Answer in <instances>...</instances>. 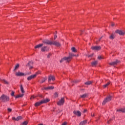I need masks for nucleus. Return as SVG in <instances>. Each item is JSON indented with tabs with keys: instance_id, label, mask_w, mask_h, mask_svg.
I'll use <instances>...</instances> for the list:
<instances>
[{
	"instance_id": "1",
	"label": "nucleus",
	"mask_w": 125,
	"mask_h": 125,
	"mask_svg": "<svg viewBox=\"0 0 125 125\" xmlns=\"http://www.w3.org/2000/svg\"><path fill=\"white\" fill-rule=\"evenodd\" d=\"M79 56L78 55H75L73 53H70L68 57H64L63 58V60L66 61V62H70L72 59H73V57H78Z\"/></svg>"
},
{
	"instance_id": "2",
	"label": "nucleus",
	"mask_w": 125,
	"mask_h": 125,
	"mask_svg": "<svg viewBox=\"0 0 125 125\" xmlns=\"http://www.w3.org/2000/svg\"><path fill=\"white\" fill-rule=\"evenodd\" d=\"M0 101L1 102H3V103H6V102H8L9 101V97L5 94H2L0 97Z\"/></svg>"
},
{
	"instance_id": "3",
	"label": "nucleus",
	"mask_w": 125,
	"mask_h": 125,
	"mask_svg": "<svg viewBox=\"0 0 125 125\" xmlns=\"http://www.w3.org/2000/svg\"><path fill=\"white\" fill-rule=\"evenodd\" d=\"M49 101H50L49 99H45L42 100L40 102H37L35 103V107H38L40 105H42V104H44L45 103H47V102H49Z\"/></svg>"
},
{
	"instance_id": "4",
	"label": "nucleus",
	"mask_w": 125,
	"mask_h": 125,
	"mask_svg": "<svg viewBox=\"0 0 125 125\" xmlns=\"http://www.w3.org/2000/svg\"><path fill=\"white\" fill-rule=\"evenodd\" d=\"M112 100V96H108L105 99H104V101L103 102V105H105L107 103L110 102Z\"/></svg>"
},
{
	"instance_id": "5",
	"label": "nucleus",
	"mask_w": 125,
	"mask_h": 125,
	"mask_svg": "<svg viewBox=\"0 0 125 125\" xmlns=\"http://www.w3.org/2000/svg\"><path fill=\"white\" fill-rule=\"evenodd\" d=\"M30 74L31 72H29L28 73L25 74L24 73L19 71L18 72H16L15 75L17 76V77H22L23 76H26V75H30Z\"/></svg>"
},
{
	"instance_id": "6",
	"label": "nucleus",
	"mask_w": 125,
	"mask_h": 125,
	"mask_svg": "<svg viewBox=\"0 0 125 125\" xmlns=\"http://www.w3.org/2000/svg\"><path fill=\"white\" fill-rule=\"evenodd\" d=\"M49 50V48L47 46H43L41 47V51L42 52H47Z\"/></svg>"
},
{
	"instance_id": "7",
	"label": "nucleus",
	"mask_w": 125,
	"mask_h": 125,
	"mask_svg": "<svg viewBox=\"0 0 125 125\" xmlns=\"http://www.w3.org/2000/svg\"><path fill=\"white\" fill-rule=\"evenodd\" d=\"M38 74H41V72H38L36 73V74H34V75H31L30 76H29L27 78V80L31 81V80H32V79H35V78H36V77H37V75H38Z\"/></svg>"
},
{
	"instance_id": "8",
	"label": "nucleus",
	"mask_w": 125,
	"mask_h": 125,
	"mask_svg": "<svg viewBox=\"0 0 125 125\" xmlns=\"http://www.w3.org/2000/svg\"><path fill=\"white\" fill-rule=\"evenodd\" d=\"M115 33L119 34L120 36H125V31L124 30H116Z\"/></svg>"
},
{
	"instance_id": "9",
	"label": "nucleus",
	"mask_w": 125,
	"mask_h": 125,
	"mask_svg": "<svg viewBox=\"0 0 125 125\" xmlns=\"http://www.w3.org/2000/svg\"><path fill=\"white\" fill-rule=\"evenodd\" d=\"M91 49L92 50L98 51V50H100L101 49V47L100 46H93L91 47Z\"/></svg>"
},
{
	"instance_id": "10",
	"label": "nucleus",
	"mask_w": 125,
	"mask_h": 125,
	"mask_svg": "<svg viewBox=\"0 0 125 125\" xmlns=\"http://www.w3.org/2000/svg\"><path fill=\"white\" fill-rule=\"evenodd\" d=\"M43 43H44V44H49L50 45H51L52 44V42L48 40H45L42 41Z\"/></svg>"
},
{
	"instance_id": "11",
	"label": "nucleus",
	"mask_w": 125,
	"mask_h": 125,
	"mask_svg": "<svg viewBox=\"0 0 125 125\" xmlns=\"http://www.w3.org/2000/svg\"><path fill=\"white\" fill-rule=\"evenodd\" d=\"M52 44H53V45H55V46H57L58 47H59V46H61V44L57 41L52 42Z\"/></svg>"
},
{
	"instance_id": "12",
	"label": "nucleus",
	"mask_w": 125,
	"mask_h": 125,
	"mask_svg": "<svg viewBox=\"0 0 125 125\" xmlns=\"http://www.w3.org/2000/svg\"><path fill=\"white\" fill-rule=\"evenodd\" d=\"M73 113L78 117H81L82 116V113L80 111L75 110L73 111Z\"/></svg>"
},
{
	"instance_id": "13",
	"label": "nucleus",
	"mask_w": 125,
	"mask_h": 125,
	"mask_svg": "<svg viewBox=\"0 0 125 125\" xmlns=\"http://www.w3.org/2000/svg\"><path fill=\"white\" fill-rule=\"evenodd\" d=\"M51 81H55V77L52 75H50L48 76V82L50 83Z\"/></svg>"
},
{
	"instance_id": "14",
	"label": "nucleus",
	"mask_w": 125,
	"mask_h": 125,
	"mask_svg": "<svg viewBox=\"0 0 125 125\" xmlns=\"http://www.w3.org/2000/svg\"><path fill=\"white\" fill-rule=\"evenodd\" d=\"M57 105H59V106L63 105V98H62L61 100L57 103Z\"/></svg>"
},
{
	"instance_id": "15",
	"label": "nucleus",
	"mask_w": 125,
	"mask_h": 125,
	"mask_svg": "<svg viewBox=\"0 0 125 125\" xmlns=\"http://www.w3.org/2000/svg\"><path fill=\"white\" fill-rule=\"evenodd\" d=\"M43 45V43L39 44L38 45H36L34 47V48H35L36 49L37 48H40V47H42V46Z\"/></svg>"
},
{
	"instance_id": "16",
	"label": "nucleus",
	"mask_w": 125,
	"mask_h": 125,
	"mask_svg": "<svg viewBox=\"0 0 125 125\" xmlns=\"http://www.w3.org/2000/svg\"><path fill=\"white\" fill-rule=\"evenodd\" d=\"M87 123V120H84L80 123V125H84Z\"/></svg>"
},
{
	"instance_id": "17",
	"label": "nucleus",
	"mask_w": 125,
	"mask_h": 125,
	"mask_svg": "<svg viewBox=\"0 0 125 125\" xmlns=\"http://www.w3.org/2000/svg\"><path fill=\"white\" fill-rule=\"evenodd\" d=\"M54 88V87L53 86H49L48 87H46L44 88V89H53Z\"/></svg>"
},
{
	"instance_id": "18",
	"label": "nucleus",
	"mask_w": 125,
	"mask_h": 125,
	"mask_svg": "<svg viewBox=\"0 0 125 125\" xmlns=\"http://www.w3.org/2000/svg\"><path fill=\"white\" fill-rule=\"evenodd\" d=\"M20 89L22 93H25V91H24V88H23V86L22 84L20 85Z\"/></svg>"
},
{
	"instance_id": "19",
	"label": "nucleus",
	"mask_w": 125,
	"mask_h": 125,
	"mask_svg": "<svg viewBox=\"0 0 125 125\" xmlns=\"http://www.w3.org/2000/svg\"><path fill=\"white\" fill-rule=\"evenodd\" d=\"M109 39L110 40H114V39H115V34H111V35L109 36Z\"/></svg>"
},
{
	"instance_id": "20",
	"label": "nucleus",
	"mask_w": 125,
	"mask_h": 125,
	"mask_svg": "<svg viewBox=\"0 0 125 125\" xmlns=\"http://www.w3.org/2000/svg\"><path fill=\"white\" fill-rule=\"evenodd\" d=\"M46 80H47V78H46V77L43 78L42 80L40 81V83H44V82H45Z\"/></svg>"
},
{
	"instance_id": "21",
	"label": "nucleus",
	"mask_w": 125,
	"mask_h": 125,
	"mask_svg": "<svg viewBox=\"0 0 125 125\" xmlns=\"http://www.w3.org/2000/svg\"><path fill=\"white\" fill-rule=\"evenodd\" d=\"M87 96H88V94L86 93L80 96L81 98H85V97H87Z\"/></svg>"
},
{
	"instance_id": "22",
	"label": "nucleus",
	"mask_w": 125,
	"mask_h": 125,
	"mask_svg": "<svg viewBox=\"0 0 125 125\" xmlns=\"http://www.w3.org/2000/svg\"><path fill=\"white\" fill-rule=\"evenodd\" d=\"M91 83H92V82L91 81H87L84 83L86 85H89L90 84H91Z\"/></svg>"
},
{
	"instance_id": "23",
	"label": "nucleus",
	"mask_w": 125,
	"mask_h": 125,
	"mask_svg": "<svg viewBox=\"0 0 125 125\" xmlns=\"http://www.w3.org/2000/svg\"><path fill=\"white\" fill-rule=\"evenodd\" d=\"M19 66H20V65H19V64H17L16 65H15V68H14V71H16V70H17V69H18V68H19Z\"/></svg>"
},
{
	"instance_id": "24",
	"label": "nucleus",
	"mask_w": 125,
	"mask_h": 125,
	"mask_svg": "<svg viewBox=\"0 0 125 125\" xmlns=\"http://www.w3.org/2000/svg\"><path fill=\"white\" fill-rule=\"evenodd\" d=\"M110 83H111L110 82H108L106 84L103 85V87L104 88H106V87H107V86H108V85H109V84H110Z\"/></svg>"
},
{
	"instance_id": "25",
	"label": "nucleus",
	"mask_w": 125,
	"mask_h": 125,
	"mask_svg": "<svg viewBox=\"0 0 125 125\" xmlns=\"http://www.w3.org/2000/svg\"><path fill=\"white\" fill-rule=\"evenodd\" d=\"M24 96V94H20L18 95L17 96H16V98H19V97H23Z\"/></svg>"
},
{
	"instance_id": "26",
	"label": "nucleus",
	"mask_w": 125,
	"mask_h": 125,
	"mask_svg": "<svg viewBox=\"0 0 125 125\" xmlns=\"http://www.w3.org/2000/svg\"><path fill=\"white\" fill-rule=\"evenodd\" d=\"M71 50L72 52H77V49H76V48L75 47H72Z\"/></svg>"
},
{
	"instance_id": "27",
	"label": "nucleus",
	"mask_w": 125,
	"mask_h": 125,
	"mask_svg": "<svg viewBox=\"0 0 125 125\" xmlns=\"http://www.w3.org/2000/svg\"><path fill=\"white\" fill-rule=\"evenodd\" d=\"M22 116H18L16 118V121H19L20 120H22Z\"/></svg>"
},
{
	"instance_id": "28",
	"label": "nucleus",
	"mask_w": 125,
	"mask_h": 125,
	"mask_svg": "<svg viewBox=\"0 0 125 125\" xmlns=\"http://www.w3.org/2000/svg\"><path fill=\"white\" fill-rule=\"evenodd\" d=\"M96 65H97V63H91V66H92V67H96Z\"/></svg>"
},
{
	"instance_id": "29",
	"label": "nucleus",
	"mask_w": 125,
	"mask_h": 125,
	"mask_svg": "<svg viewBox=\"0 0 125 125\" xmlns=\"http://www.w3.org/2000/svg\"><path fill=\"white\" fill-rule=\"evenodd\" d=\"M86 56L87 57H88V58H89L92 57V56H93V54H92L91 55H86Z\"/></svg>"
},
{
	"instance_id": "30",
	"label": "nucleus",
	"mask_w": 125,
	"mask_h": 125,
	"mask_svg": "<svg viewBox=\"0 0 125 125\" xmlns=\"http://www.w3.org/2000/svg\"><path fill=\"white\" fill-rule=\"evenodd\" d=\"M2 81L5 84H8V82H7V81H5V80H3Z\"/></svg>"
},
{
	"instance_id": "31",
	"label": "nucleus",
	"mask_w": 125,
	"mask_h": 125,
	"mask_svg": "<svg viewBox=\"0 0 125 125\" xmlns=\"http://www.w3.org/2000/svg\"><path fill=\"white\" fill-rule=\"evenodd\" d=\"M22 125H28V122H27V121H24V122L22 123Z\"/></svg>"
},
{
	"instance_id": "32",
	"label": "nucleus",
	"mask_w": 125,
	"mask_h": 125,
	"mask_svg": "<svg viewBox=\"0 0 125 125\" xmlns=\"http://www.w3.org/2000/svg\"><path fill=\"white\" fill-rule=\"evenodd\" d=\"M117 112H123V108L117 109Z\"/></svg>"
},
{
	"instance_id": "33",
	"label": "nucleus",
	"mask_w": 125,
	"mask_h": 125,
	"mask_svg": "<svg viewBox=\"0 0 125 125\" xmlns=\"http://www.w3.org/2000/svg\"><path fill=\"white\" fill-rule=\"evenodd\" d=\"M120 61L118 60H116V61L115 62H114L113 63H120Z\"/></svg>"
},
{
	"instance_id": "34",
	"label": "nucleus",
	"mask_w": 125,
	"mask_h": 125,
	"mask_svg": "<svg viewBox=\"0 0 125 125\" xmlns=\"http://www.w3.org/2000/svg\"><path fill=\"white\" fill-rule=\"evenodd\" d=\"M102 56H99L98 57V59H99V60H101V59H102Z\"/></svg>"
},
{
	"instance_id": "35",
	"label": "nucleus",
	"mask_w": 125,
	"mask_h": 125,
	"mask_svg": "<svg viewBox=\"0 0 125 125\" xmlns=\"http://www.w3.org/2000/svg\"><path fill=\"white\" fill-rule=\"evenodd\" d=\"M54 97H58V94L57 93H55L54 94Z\"/></svg>"
},
{
	"instance_id": "36",
	"label": "nucleus",
	"mask_w": 125,
	"mask_h": 125,
	"mask_svg": "<svg viewBox=\"0 0 125 125\" xmlns=\"http://www.w3.org/2000/svg\"><path fill=\"white\" fill-rule=\"evenodd\" d=\"M116 63H109V64L111 65V66H114V65H116Z\"/></svg>"
},
{
	"instance_id": "37",
	"label": "nucleus",
	"mask_w": 125,
	"mask_h": 125,
	"mask_svg": "<svg viewBox=\"0 0 125 125\" xmlns=\"http://www.w3.org/2000/svg\"><path fill=\"white\" fill-rule=\"evenodd\" d=\"M14 91H12V93L11 94V96H14Z\"/></svg>"
},
{
	"instance_id": "38",
	"label": "nucleus",
	"mask_w": 125,
	"mask_h": 125,
	"mask_svg": "<svg viewBox=\"0 0 125 125\" xmlns=\"http://www.w3.org/2000/svg\"><path fill=\"white\" fill-rule=\"evenodd\" d=\"M50 56H51V54H49L47 56V58H50Z\"/></svg>"
},
{
	"instance_id": "39",
	"label": "nucleus",
	"mask_w": 125,
	"mask_h": 125,
	"mask_svg": "<svg viewBox=\"0 0 125 125\" xmlns=\"http://www.w3.org/2000/svg\"><path fill=\"white\" fill-rule=\"evenodd\" d=\"M34 98H36V97L34 96H32L31 97L30 99L31 100L34 99Z\"/></svg>"
},
{
	"instance_id": "40",
	"label": "nucleus",
	"mask_w": 125,
	"mask_h": 125,
	"mask_svg": "<svg viewBox=\"0 0 125 125\" xmlns=\"http://www.w3.org/2000/svg\"><path fill=\"white\" fill-rule=\"evenodd\" d=\"M7 110L8 112H11L12 111V109H11V108H8Z\"/></svg>"
},
{
	"instance_id": "41",
	"label": "nucleus",
	"mask_w": 125,
	"mask_h": 125,
	"mask_svg": "<svg viewBox=\"0 0 125 125\" xmlns=\"http://www.w3.org/2000/svg\"><path fill=\"white\" fill-rule=\"evenodd\" d=\"M78 82H79V81H77V80H75V81H73V83H78Z\"/></svg>"
},
{
	"instance_id": "42",
	"label": "nucleus",
	"mask_w": 125,
	"mask_h": 125,
	"mask_svg": "<svg viewBox=\"0 0 125 125\" xmlns=\"http://www.w3.org/2000/svg\"><path fill=\"white\" fill-rule=\"evenodd\" d=\"M123 113H125V108H122Z\"/></svg>"
},
{
	"instance_id": "43",
	"label": "nucleus",
	"mask_w": 125,
	"mask_h": 125,
	"mask_svg": "<svg viewBox=\"0 0 125 125\" xmlns=\"http://www.w3.org/2000/svg\"><path fill=\"white\" fill-rule=\"evenodd\" d=\"M57 38V35H55L54 40H56Z\"/></svg>"
},
{
	"instance_id": "44",
	"label": "nucleus",
	"mask_w": 125,
	"mask_h": 125,
	"mask_svg": "<svg viewBox=\"0 0 125 125\" xmlns=\"http://www.w3.org/2000/svg\"><path fill=\"white\" fill-rule=\"evenodd\" d=\"M12 120H13V121H16V118H15V117H13V118H12Z\"/></svg>"
},
{
	"instance_id": "45",
	"label": "nucleus",
	"mask_w": 125,
	"mask_h": 125,
	"mask_svg": "<svg viewBox=\"0 0 125 125\" xmlns=\"http://www.w3.org/2000/svg\"><path fill=\"white\" fill-rule=\"evenodd\" d=\"M111 26L112 27H114L115 26V23H111Z\"/></svg>"
},
{
	"instance_id": "46",
	"label": "nucleus",
	"mask_w": 125,
	"mask_h": 125,
	"mask_svg": "<svg viewBox=\"0 0 125 125\" xmlns=\"http://www.w3.org/2000/svg\"><path fill=\"white\" fill-rule=\"evenodd\" d=\"M63 125H67V122H64Z\"/></svg>"
},
{
	"instance_id": "47",
	"label": "nucleus",
	"mask_w": 125,
	"mask_h": 125,
	"mask_svg": "<svg viewBox=\"0 0 125 125\" xmlns=\"http://www.w3.org/2000/svg\"><path fill=\"white\" fill-rule=\"evenodd\" d=\"M87 111L86 109H84L83 113H86V112Z\"/></svg>"
},
{
	"instance_id": "48",
	"label": "nucleus",
	"mask_w": 125,
	"mask_h": 125,
	"mask_svg": "<svg viewBox=\"0 0 125 125\" xmlns=\"http://www.w3.org/2000/svg\"><path fill=\"white\" fill-rule=\"evenodd\" d=\"M103 37L102 36L100 39H99V41H100L101 40V39H102Z\"/></svg>"
},
{
	"instance_id": "49",
	"label": "nucleus",
	"mask_w": 125,
	"mask_h": 125,
	"mask_svg": "<svg viewBox=\"0 0 125 125\" xmlns=\"http://www.w3.org/2000/svg\"><path fill=\"white\" fill-rule=\"evenodd\" d=\"M29 69H33V66H30Z\"/></svg>"
},
{
	"instance_id": "50",
	"label": "nucleus",
	"mask_w": 125,
	"mask_h": 125,
	"mask_svg": "<svg viewBox=\"0 0 125 125\" xmlns=\"http://www.w3.org/2000/svg\"><path fill=\"white\" fill-rule=\"evenodd\" d=\"M91 116H92V117H94V114H91Z\"/></svg>"
},
{
	"instance_id": "51",
	"label": "nucleus",
	"mask_w": 125,
	"mask_h": 125,
	"mask_svg": "<svg viewBox=\"0 0 125 125\" xmlns=\"http://www.w3.org/2000/svg\"><path fill=\"white\" fill-rule=\"evenodd\" d=\"M107 124H110V121H108Z\"/></svg>"
},
{
	"instance_id": "52",
	"label": "nucleus",
	"mask_w": 125,
	"mask_h": 125,
	"mask_svg": "<svg viewBox=\"0 0 125 125\" xmlns=\"http://www.w3.org/2000/svg\"><path fill=\"white\" fill-rule=\"evenodd\" d=\"M43 125L42 124H39V125Z\"/></svg>"
},
{
	"instance_id": "53",
	"label": "nucleus",
	"mask_w": 125,
	"mask_h": 125,
	"mask_svg": "<svg viewBox=\"0 0 125 125\" xmlns=\"http://www.w3.org/2000/svg\"><path fill=\"white\" fill-rule=\"evenodd\" d=\"M61 62H62V60L61 61Z\"/></svg>"
},
{
	"instance_id": "54",
	"label": "nucleus",
	"mask_w": 125,
	"mask_h": 125,
	"mask_svg": "<svg viewBox=\"0 0 125 125\" xmlns=\"http://www.w3.org/2000/svg\"><path fill=\"white\" fill-rule=\"evenodd\" d=\"M62 125H63V124H62Z\"/></svg>"
},
{
	"instance_id": "55",
	"label": "nucleus",
	"mask_w": 125,
	"mask_h": 125,
	"mask_svg": "<svg viewBox=\"0 0 125 125\" xmlns=\"http://www.w3.org/2000/svg\"><path fill=\"white\" fill-rule=\"evenodd\" d=\"M1 84H0V86Z\"/></svg>"
},
{
	"instance_id": "56",
	"label": "nucleus",
	"mask_w": 125,
	"mask_h": 125,
	"mask_svg": "<svg viewBox=\"0 0 125 125\" xmlns=\"http://www.w3.org/2000/svg\"><path fill=\"white\" fill-rule=\"evenodd\" d=\"M63 102H64V101H63Z\"/></svg>"
}]
</instances>
